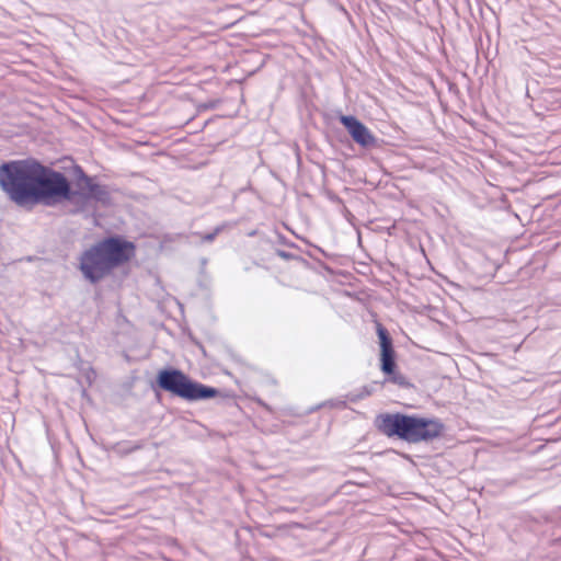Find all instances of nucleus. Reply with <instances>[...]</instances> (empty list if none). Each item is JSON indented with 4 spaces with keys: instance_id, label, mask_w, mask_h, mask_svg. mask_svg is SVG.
Here are the masks:
<instances>
[{
    "instance_id": "obj_1",
    "label": "nucleus",
    "mask_w": 561,
    "mask_h": 561,
    "mask_svg": "<svg viewBox=\"0 0 561 561\" xmlns=\"http://www.w3.org/2000/svg\"><path fill=\"white\" fill-rule=\"evenodd\" d=\"M0 188L21 207L38 204L54 206L73 198L67 176L34 158L13 160L0 165Z\"/></svg>"
},
{
    "instance_id": "obj_7",
    "label": "nucleus",
    "mask_w": 561,
    "mask_h": 561,
    "mask_svg": "<svg viewBox=\"0 0 561 561\" xmlns=\"http://www.w3.org/2000/svg\"><path fill=\"white\" fill-rule=\"evenodd\" d=\"M83 181L88 190V192L85 193L87 197L102 199L106 195V192L99 184L93 183L90 178L84 176Z\"/></svg>"
},
{
    "instance_id": "obj_6",
    "label": "nucleus",
    "mask_w": 561,
    "mask_h": 561,
    "mask_svg": "<svg viewBox=\"0 0 561 561\" xmlns=\"http://www.w3.org/2000/svg\"><path fill=\"white\" fill-rule=\"evenodd\" d=\"M341 124L347 129L352 139L362 147H373L376 145L374 134L355 116L342 115Z\"/></svg>"
},
{
    "instance_id": "obj_2",
    "label": "nucleus",
    "mask_w": 561,
    "mask_h": 561,
    "mask_svg": "<svg viewBox=\"0 0 561 561\" xmlns=\"http://www.w3.org/2000/svg\"><path fill=\"white\" fill-rule=\"evenodd\" d=\"M136 251L134 242L121 236L107 237L81 253L79 270L89 282L95 284L115 268L129 264L135 259Z\"/></svg>"
},
{
    "instance_id": "obj_4",
    "label": "nucleus",
    "mask_w": 561,
    "mask_h": 561,
    "mask_svg": "<svg viewBox=\"0 0 561 561\" xmlns=\"http://www.w3.org/2000/svg\"><path fill=\"white\" fill-rule=\"evenodd\" d=\"M157 383L160 389L186 401L207 400L220 394L218 389L194 381L179 369L160 370Z\"/></svg>"
},
{
    "instance_id": "obj_5",
    "label": "nucleus",
    "mask_w": 561,
    "mask_h": 561,
    "mask_svg": "<svg viewBox=\"0 0 561 561\" xmlns=\"http://www.w3.org/2000/svg\"><path fill=\"white\" fill-rule=\"evenodd\" d=\"M377 335L379 339L380 345V369L386 375L389 376V380L393 383L402 385L404 382L403 376L396 373L397 363H396V351L393 348L392 339L390 337L387 329L377 323Z\"/></svg>"
},
{
    "instance_id": "obj_8",
    "label": "nucleus",
    "mask_w": 561,
    "mask_h": 561,
    "mask_svg": "<svg viewBox=\"0 0 561 561\" xmlns=\"http://www.w3.org/2000/svg\"><path fill=\"white\" fill-rule=\"evenodd\" d=\"M219 231H220V229L216 228L214 232L203 236L202 240L206 241V242H211L215 239V237L218 234Z\"/></svg>"
},
{
    "instance_id": "obj_3",
    "label": "nucleus",
    "mask_w": 561,
    "mask_h": 561,
    "mask_svg": "<svg viewBox=\"0 0 561 561\" xmlns=\"http://www.w3.org/2000/svg\"><path fill=\"white\" fill-rule=\"evenodd\" d=\"M378 430L388 437L408 443L430 442L442 436L444 424L438 419L419 417L402 413H386L377 417Z\"/></svg>"
}]
</instances>
